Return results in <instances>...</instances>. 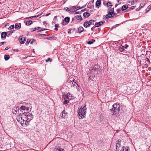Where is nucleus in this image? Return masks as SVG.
Returning a JSON list of instances; mask_svg holds the SVG:
<instances>
[{"label":"nucleus","mask_w":151,"mask_h":151,"mask_svg":"<svg viewBox=\"0 0 151 151\" xmlns=\"http://www.w3.org/2000/svg\"><path fill=\"white\" fill-rule=\"evenodd\" d=\"M75 81V80H74L72 81H68L69 83L72 86H73V87L77 88V86L78 87V84L76 83V81Z\"/></svg>","instance_id":"obj_5"},{"label":"nucleus","mask_w":151,"mask_h":151,"mask_svg":"<svg viewBox=\"0 0 151 151\" xmlns=\"http://www.w3.org/2000/svg\"><path fill=\"white\" fill-rule=\"evenodd\" d=\"M119 50L121 52H123L125 51V49L124 47L121 45L119 47Z\"/></svg>","instance_id":"obj_17"},{"label":"nucleus","mask_w":151,"mask_h":151,"mask_svg":"<svg viewBox=\"0 0 151 151\" xmlns=\"http://www.w3.org/2000/svg\"><path fill=\"white\" fill-rule=\"evenodd\" d=\"M7 32H3L1 33V38H5L7 36Z\"/></svg>","instance_id":"obj_15"},{"label":"nucleus","mask_w":151,"mask_h":151,"mask_svg":"<svg viewBox=\"0 0 151 151\" xmlns=\"http://www.w3.org/2000/svg\"><path fill=\"white\" fill-rule=\"evenodd\" d=\"M14 25H11L9 28H8L9 29H14Z\"/></svg>","instance_id":"obj_37"},{"label":"nucleus","mask_w":151,"mask_h":151,"mask_svg":"<svg viewBox=\"0 0 151 151\" xmlns=\"http://www.w3.org/2000/svg\"><path fill=\"white\" fill-rule=\"evenodd\" d=\"M144 65L145 66V67L146 68H147L148 67V66L147 65V64H145V65Z\"/></svg>","instance_id":"obj_63"},{"label":"nucleus","mask_w":151,"mask_h":151,"mask_svg":"<svg viewBox=\"0 0 151 151\" xmlns=\"http://www.w3.org/2000/svg\"><path fill=\"white\" fill-rule=\"evenodd\" d=\"M59 149H60V150L59 151H63L64 150V149H63L61 148H60Z\"/></svg>","instance_id":"obj_62"},{"label":"nucleus","mask_w":151,"mask_h":151,"mask_svg":"<svg viewBox=\"0 0 151 151\" xmlns=\"http://www.w3.org/2000/svg\"><path fill=\"white\" fill-rule=\"evenodd\" d=\"M88 74L89 75V80H91L92 81H93L94 77H95V75L94 74H90V72L89 74Z\"/></svg>","instance_id":"obj_12"},{"label":"nucleus","mask_w":151,"mask_h":151,"mask_svg":"<svg viewBox=\"0 0 151 151\" xmlns=\"http://www.w3.org/2000/svg\"><path fill=\"white\" fill-rule=\"evenodd\" d=\"M112 109H110V111L113 115H115L119 113L120 110V106L119 103L114 104L112 106Z\"/></svg>","instance_id":"obj_3"},{"label":"nucleus","mask_w":151,"mask_h":151,"mask_svg":"<svg viewBox=\"0 0 151 151\" xmlns=\"http://www.w3.org/2000/svg\"><path fill=\"white\" fill-rule=\"evenodd\" d=\"M29 108L28 107H26L25 112H26V113H27L28 112L27 111L29 110Z\"/></svg>","instance_id":"obj_48"},{"label":"nucleus","mask_w":151,"mask_h":151,"mask_svg":"<svg viewBox=\"0 0 151 151\" xmlns=\"http://www.w3.org/2000/svg\"><path fill=\"white\" fill-rule=\"evenodd\" d=\"M43 24L44 25H46V24H47V23L46 22H43Z\"/></svg>","instance_id":"obj_61"},{"label":"nucleus","mask_w":151,"mask_h":151,"mask_svg":"<svg viewBox=\"0 0 151 151\" xmlns=\"http://www.w3.org/2000/svg\"><path fill=\"white\" fill-rule=\"evenodd\" d=\"M21 27V24L20 23H17L15 24V28L16 29H19Z\"/></svg>","instance_id":"obj_14"},{"label":"nucleus","mask_w":151,"mask_h":151,"mask_svg":"<svg viewBox=\"0 0 151 151\" xmlns=\"http://www.w3.org/2000/svg\"><path fill=\"white\" fill-rule=\"evenodd\" d=\"M37 35H40L42 36H47V35L45 34H37Z\"/></svg>","instance_id":"obj_44"},{"label":"nucleus","mask_w":151,"mask_h":151,"mask_svg":"<svg viewBox=\"0 0 151 151\" xmlns=\"http://www.w3.org/2000/svg\"><path fill=\"white\" fill-rule=\"evenodd\" d=\"M64 21L66 23H68L70 20V17H65L64 19Z\"/></svg>","instance_id":"obj_27"},{"label":"nucleus","mask_w":151,"mask_h":151,"mask_svg":"<svg viewBox=\"0 0 151 151\" xmlns=\"http://www.w3.org/2000/svg\"><path fill=\"white\" fill-rule=\"evenodd\" d=\"M121 140L120 139H118L116 142V148H119L120 147L121 145Z\"/></svg>","instance_id":"obj_13"},{"label":"nucleus","mask_w":151,"mask_h":151,"mask_svg":"<svg viewBox=\"0 0 151 151\" xmlns=\"http://www.w3.org/2000/svg\"><path fill=\"white\" fill-rule=\"evenodd\" d=\"M42 14V13H40L39 14L37 15H36V16H37V17H39V16H40Z\"/></svg>","instance_id":"obj_60"},{"label":"nucleus","mask_w":151,"mask_h":151,"mask_svg":"<svg viewBox=\"0 0 151 151\" xmlns=\"http://www.w3.org/2000/svg\"><path fill=\"white\" fill-rule=\"evenodd\" d=\"M23 104L24 105V106H26V107L29 106L30 105V104L29 103H26L25 102H24L23 103Z\"/></svg>","instance_id":"obj_31"},{"label":"nucleus","mask_w":151,"mask_h":151,"mask_svg":"<svg viewBox=\"0 0 151 151\" xmlns=\"http://www.w3.org/2000/svg\"><path fill=\"white\" fill-rule=\"evenodd\" d=\"M64 9L66 10L67 12H69V10L68 7H65L64 8Z\"/></svg>","instance_id":"obj_51"},{"label":"nucleus","mask_w":151,"mask_h":151,"mask_svg":"<svg viewBox=\"0 0 151 151\" xmlns=\"http://www.w3.org/2000/svg\"><path fill=\"white\" fill-rule=\"evenodd\" d=\"M64 99L65 101L63 102V103L64 104H67L69 102V100L70 99H69L68 96H65L64 98Z\"/></svg>","instance_id":"obj_9"},{"label":"nucleus","mask_w":151,"mask_h":151,"mask_svg":"<svg viewBox=\"0 0 151 151\" xmlns=\"http://www.w3.org/2000/svg\"><path fill=\"white\" fill-rule=\"evenodd\" d=\"M105 22L104 21H100L99 22H96L95 23V26L96 27H99V26L102 25L104 23H105Z\"/></svg>","instance_id":"obj_7"},{"label":"nucleus","mask_w":151,"mask_h":151,"mask_svg":"<svg viewBox=\"0 0 151 151\" xmlns=\"http://www.w3.org/2000/svg\"><path fill=\"white\" fill-rule=\"evenodd\" d=\"M108 12L109 14L110 18L113 17L115 15V14L114 12H111L110 11H108Z\"/></svg>","instance_id":"obj_23"},{"label":"nucleus","mask_w":151,"mask_h":151,"mask_svg":"<svg viewBox=\"0 0 151 151\" xmlns=\"http://www.w3.org/2000/svg\"><path fill=\"white\" fill-rule=\"evenodd\" d=\"M20 109L22 111V112L24 113H26L25 112L26 107L25 106H22L20 108Z\"/></svg>","instance_id":"obj_16"},{"label":"nucleus","mask_w":151,"mask_h":151,"mask_svg":"<svg viewBox=\"0 0 151 151\" xmlns=\"http://www.w3.org/2000/svg\"><path fill=\"white\" fill-rule=\"evenodd\" d=\"M101 2L100 0H97L96 3V6L97 7H99V6L101 4Z\"/></svg>","instance_id":"obj_20"},{"label":"nucleus","mask_w":151,"mask_h":151,"mask_svg":"<svg viewBox=\"0 0 151 151\" xmlns=\"http://www.w3.org/2000/svg\"><path fill=\"white\" fill-rule=\"evenodd\" d=\"M123 46L124 47V48H125L126 49H127L128 47L129 46L128 45L126 44L124 45V46Z\"/></svg>","instance_id":"obj_47"},{"label":"nucleus","mask_w":151,"mask_h":151,"mask_svg":"<svg viewBox=\"0 0 151 151\" xmlns=\"http://www.w3.org/2000/svg\"><path fill=\"white\" fill-rule=\"evenodd\" d=\"M45 38V39H47L49 40H52L53 39V40H55L56 39V38L54 37H47V38Z\"/></svg>","instance_id":"obj_30"},{"label":"nucleus","mask_w":151,"mask_h":151,"mask_svg":"<svg viewBox=\"0 0 151 151\" xmlns=\"http://www.w3.org/2000/svg\"><path fill=\"white\" fill-rule=\"evenodd\" d=\"M95 25L93 26L92 27L91 29V30L92 31H93L94 29L95 28Z\"/></svg>","instance_id":"obj_54"},{"label":"nucleus","mask_w":151,"mask_h":151,"mask_svg":"<svg viewBox=\"0 0 151 151\" xmlns=\"http://www.w3.org/2000/svg\"><path fill=\"white\" fill-rule=\"evenodd\" d=\"M151 9V6L150 5L148 6L147 8L145 9L146 12H148Z\"/></svg>","instance_id":"obj_34"},{"label":"nucleus","mask_w":151,"mask_h":151,"mask_svg":"<svg viewBox=\"0 0 151 151\" xmlns=\"http://www.w3.org/2000/svg\"><path fill=\"white\" fill-rule=\"evenodd\" d=\"M109 11H110V12H113L114 11V8L110 9V10Z\"/></svg>","instance_id":"obj_53"},{"label":"nucleus","mask_w":151,"mask_h":151,"mask_svg":"<svg viewBox=\"0 0 151 151\" xmlns=\"http://www.w3.org/2000/svg\"><path fill=\"white\" fill-rule=\"evenodd\" d=\"M128 6L127 5H124L122 6V11H124L126 9H127Z\"/></svg>","instance_id":"obj_24"},{"label":"nucleus","mask_w":151,"mask_h":151,"mask_svg":"<svg viewBox=\"0 0 151 151\" xmlns=\"http://www.w3.org/2000/svg\"><path fill=\"white\" fill-rule=\"evenodd\" d=\"M55 29L56 30H58V29L57 28H58L59 27L58 26V24H55Z\"/></svg>","instance_id":"obj_41"},{"label":"nucleus","mask_w":151,"mask_h":151,"mask_svg":"<svg viewBox=\"0 0 151 151\" xmlns=\"http://www.w3.org/2000/svg\"><path fill=\"white\" fill-rule=\"evenodd\" d=\"M95 41V40L93 39L87 42V43L89 45H91L93 44L94 42Z\"/></svg>","instance_id":"obj_28"},{"label":"nucleus","mask_w":151,"mask_h":151,"mask_svg":"<svg viewBox=\"0 0 151 151\" xmlns=\"http://www.w3.org/2000/svg\"><path fill=\"white\" fill-rule=\"evenodd\" d=\"M7 32V37H9L13 33V32L8 31Z\"/></svg>","instance_id":"obj_36"},{"label":"nucleus","mask_w":151,"mask_h":151,"mask_svg":"<svg viewBox=\"0 0 151 151\" xmlns=\"http://www.w3.org/2000/svg\"><path fill=\"white\" fill-rule=\"evenodd\" d=\"M144 6V5L143 4H141L140 5V6H139V7H140V8H142L143 7V6Z\"/></svg>","instance_id":"obj_57"},{"label":"nucleus","mask_w":151,"mask_h":151,"mask_svg":"<svg viewBox=\"0 0 151 151\" xmlns=\"http://www.w3.org/2000/svg\"><path fill=\"white\" fill-rule=\"evenodd\" d=\"M32 23V21L29 20L26 22V24L27 25H30Z\"/></svg>","instance_id":"obj_29"},{"label":"nucleus","mask_w":151,"mask_h":151,"mask_svg":"<svg viewBox=\"0 0 151 151\" xmlns=\"http://www.w3.org/2000/svg\"><path fill=\"white\" fill-rule=\"evenodd\" d=\"M52 61V60L50 59V58H48L47 59H46L45 60L46 62H47L48 61H50V62Z\"/></svg>","instance_id":"obj_43"},{"label":"nucleus","mask_w":151,"mask_h":151,"mask_svg":"<svg viewBox=\"0 0 151 151\" xmlns=\"http://www.w3.org/2000/svg\"><path fill=\"white\" fill-rule=\"evenodd\" d=\"M22 111L19 108V112H18V114L19 115H20L22 114Z\"/></svg>","instance_id":"obj_40"},{"label":"nucleus","mask_w":151,"mask_h":151,"mask_svg":"<svg viewBox=\"0 0 151 151\" xmlns=\"http://www.w3.org/2000/svg\"><path fill=\"white\" fill-rule=\"evenodd\" d=\"M88 21H86L85 22H84L83 23V26L85 28H87L88 27H89V25L88 24Z\"/></svg>","instance_id":"obj_26"},{"label":"nucleus","mask_w":151,"mask_h":151,"mask_svg":"<svg viewBox=\"0 0 151 151\" xmlns=\"http://www.w3.org/2000/svg\"><path fill=\"white\" fill-rule=\"evenodd\" d=\"M129 148L127 146H126L125 147L123 146L120 151H129Z\"/></svg>","instance_id":"obj_10"},{"label":"nucleus","mask_w":151,"mask_h":151,"mask_svg":"<svg viewBox=\"0 0 151 151\" xmlns=\"http://www.w3.org/2000/svg\"><path fill=\"white\" fill-rule=\"evenodd\" d=\"M29 40L28 39L27 40V41L25 43V45H27L29 43Z\"/></svg>","instance_id":"obj_49"},{"label":"nucleus","mask_w":151,"mask_h":151,"mask_svg":"<svg viewBox=\"0 0 151 151\" xmlns=\"http://www.w3.org/2000/svg\"><path fill=\"white\" fill-rule=\"evenodd\" d=\"M67 113L65 112L64 110L63 111L62 114L60 115V117L61 118H64L65 117Z\"/></svg>","instance_id":"obj_11"},{"label":"nucleus","mask_w":151,"mask_h":151,"mask_svg":"<svg viewBox=\"0 0 151 151\" xmlns=\"http://www.w3.org/2000/svg\"><path fill=\"white\" fill-rule=\"evenodd\" d=\"M76 19L77 20L81 22L82 20V18L81 17V15H77L75 16Z\"/></svg>","instance_id":"obj_18"},{"label":"nucleus","mask_w":151,"mask_h":151,"mask_svg":"<svg viewBox=\"0 0 151 151\" xmlns=\"http://www.w3.org/2000/svg\"><path fill=\"white\" fill-rule=\"evenodd\" d=\"M35 41V40L34 39H31L29 40V43H30L31 44H32L33 43V42Z\"/></svg>","instance_id":"obj_38"},{"label":"nucleus","mask_w":151,"mask_h":151,"mask_svg":"<svg viewBox=\"0 0 151 151\" xmlns=\"http://www.w3.org/2000/svg\"><path fill=\"white\" fill-rule=\"evenodd\" d=\"M121 11V9H117L116 10V12L118 13H119V12Z\"/></svg>","instance_id":"obj_55"},{"label":"nucleus","mask_w":151,"mask_h":151,"mask_svg":"<svg viewBox=\"0 0 151 151\" xmlns=\"http://www.w3.org/2000/svg\"><path fill=\"white\" fill-rule=\"evenodd\" d=\"M135 6H133L131 7V9H133L135 8Z\"/></svg>","instance_id":"obj_58"},{"label":"nucleus","mask_w":151,"mask_h":151,"mask_svg":"<svg viewBox=\"0 0 151 151\" xmlns=\"http://www.w3.org/2000/svg\"><path fill=\"white\" fill-rule=\"evenodd\" d=\"M90 15V14L88 12H86L83 14V16L85 17H88Z\"/></svg>","instance_id":"obj_25"},{"label":"nucleus","mask_w":151,"mask_h":151,"mask_svg":"<svg viewBox=\"0 0 151 151\" xmlns=\"http://www.w3.org/2000/svg\"><path fill=\"white\" fill-rule=\"evenodd\" d=\"M106 6L108 7H109L110 8L112 6L111 3L109 2H108L107 3Z\"/></svg>","instance_id":"obj_33"},{"label":"nucleus","mask_w":151,"mask_h":151,"mask_svg":"<svg viewBox=\"0 0 151 151\" xmlns=\"http://www.w3.org/2000/svg\"><path fill=\"white\" fill-rule=\"evenodd\" d=\"M78 33H80L84 30V29L82 27H80L78 29Z\"/></svg>","instance_id":"obj_22"},{"label":"nucleus","mask_w":151,"mask_h":151,"mask_svg":"<svg viewBox=\"0 0 151 151\" xmlns=\"http://www.w3.org/2000/svg\"><path fill=\"white\" fill-rule=\"evenodd\" d=\"M146 53L147 54H149V53L150 54L151 53V52H150V51H147L146 52Z\"/></svg>","instance_id":"obj_59"},{"label":"nucleus","mask_w":151,"mask_h":151,"mask_svg":"<svg viewBox=\"0 0 151 151\" xmlns=\"http://www.w3.org/2000/svg\"><path fill=\"white\" fill-rule=\"evenodd\" d=\"M10 58V56L9 55H4V59L5 60H8Z\"/></svg>","instance_id":"obj_32"},{"label":"nucleus","mask_w":151,"mask_h":151,"mask_svg":"<svg viewBox=\"0 0 151 151\" xmlns=\"http://www.w3.org/2000/svg\"><path fill=\"white\" fill-rule=\"evenodd\" d=\"M36 29V28H31L30 29V30L32 32H33Z\"/></svg>","instance_id":"obj_46"},{"label":"nucleus","mask_w":151,"mask_h":151,"mask_svg":"<svg viewBox=\"0 0 151 151\" xmlns=\"http://www.w3.org/2000/svg\"><path fill=\"white\" fill-rule=\"evenodd\" d=\"M12 112L13 114H18V112H19V107H15L12 110Z\"/></svg>","instance_id":"obj_8"},{"label":"nucleus","mask_w":151,"mask_h":151,"mask_svg":"<svg viewBox=\"0 0 151 151\" xmlns=\"http://www.w3.org/2000/svg\"><path fill=\"white\" fill-rule=\"evenodd\" d=\"M72 9L73 10H74V9H76V6H73L72 7Z\"/></svg>","instance_id":"obj_56"},{"label":"nucleus","mask_w":151,"mask_h":151,"mask_svg":"<svg viewBox=\"0 0 151 151\" xmlns=\"http://www.w3.org/2000/svg\"><path fill=\"white\" fill-rule=\"evenodd\" d=\"M60 148L56 147L55 149V151H59L60 150Z\"/></svg>","instance_id":"obj_50"},{"label":"nucleus","mask_w":151,"mask_h":151,"mask_svg":"<svg viewBox=\"0 0 151 151\" xmlns=\"http://www.w3.org/2000/svg\"><path fill=\"white\" fill-rule=\"evenodd\" d=\"M13 51L15 52H18L19 50L18 49H14Z\"/></svg>","instance_id":"obj_64"},{"label":"nucleus","mask_w":151,"mask_h":151,"mask_svg":"<svg viewBox=\"0 0 151 151\" xmlns=\"http://www.w3.org/2000/svg\"><path fill=\"white\" fill-rule=\"evenodd\" d=\"M26 40V38L22 37L21 38L20 40V42L21 44H23L25 42Z\"/></svg>","instance_id":"obj_19"},{"label":"nucleus","mask_w":151,"mask_h":151,"mask_svg":"<svg viewBox=\"0 0 151 151\" xmlns=\"http://www.w3.org/2000/svg\"><path fill=\"white\" fill-rule=\"evenodd\" d=\"M145 60H146V61L147 62V63H148L149 64H150V60H149V58H147V57L145 58Z\"/></svg>","instance_id":"obj_42"},{"label":"nucleus","mask_w":151,"mask_h":151,"mask_svg":"<svg viewBox=\"0 0 151 151\" xmlns=\"http://www.w3.org/2000/svg\"><path fill=\"white\" fill-rule=\"evenodd\" d=\"M101 70L100 66L97 64H96L94 65L93 68L91 70L90 74L98 75L99 74H100Z\"/></svg>","instance_id":"obj_4"},{"label":"nucleus","mask_w":151,"mask_h":151,"mask_svg":"<svg viewBox=\"0 0 151 151\" xmlns=\"http://www.w3.org/2000/svg\"><path fill=\"white\" fill-rule=\"evenodd\" d=\"M110 18V17L109 16V14H106L105 17V19H108Z\"/></svg>","instance_id":"obj_45"},{"label":"nucleus","mask_w":151,"mask_h":151,"mask_svg":"<svg viewBox=\"0 0 151 151\" xmlns=\"http://www.w3.org/2000/svg\"><path fill=\"white\" fill-rule=\"evenodd\" d=\"M26 113H23L22 114L17 116V121L20 123L21 124L27 125L29 124V123L27 122L26 120V116L25 115Z\"/></svg>","instance_id":"obj_1"},{"label":"nucleus","mask_w":151,"mask_h":151,"mask_svg":"<svg viewBox=\"0 0 151 151\" xmlns=\"http://www.w3.org/2000/svg\"><path fill=\"white\" fill-rule=\"evenodd\" d=\"M47 30V29H45V28L42 29L41 30H39L38 31V32H41V31H44V30Z\"/></svg>","instance_id":"obj_52"},{"label":"nucleus","mask_w":151,"mask_h":151,"mask_svg":"<svg viewBox=\"0 0 151 151\" xmlns=\"http://www.w3.org/2000/svg\"><path fill=\"white\" fill-rule=\"evenodd\" d=\"M94 21L93 19H91L89 21H88V24L90 26V25L91 24L93 25L94 24Z\"/></svg>","instance_id":"obj_21"},{"label":"nucleus","mask_w":151,"mask_h":151,"mask_svg":"<svg viewBox=\"0 0 151 151\" xmlns=\"http://www.w3.org/2000/svg\"><path fill=\"white\" fill-rule=\"evenodd\" d=\"M37 16H33L30 17H27L26 18V19H32V18H37Z\"/></svg>","instance_id":"obj_35"},{"label":"nucleus","mask_w":151,"mask_h":151,"mask_svg":"<svg viewBox=\"0 0 151 151\" xmlns=\"http://www.w3.org/2000/svg\"><path fill=\"white\" fill-rule=\"evenodd\" d=\"M26 116V120L27 122L29 123L32 119V115L31 113H26L25 115Z\"/></svg>","instance_id":"obj_6"},{"label":"nucleus","mask_w":151,"mask_h":151,"mask_svg":"<svg viewBox=\"0 0 151 151\" xmlns=\"http://www.w3.org/2000/svg\"><path fill=\"white\" fill-rule=\"evenodd\" d=\"M73 29V30H75V28H71V29H68V33L69 34H71V30H72V29Z\"/></svg>","instance_id":"obj_39"},{"label":"nucleus","mask_w":151,"mask_h":151,"mask_svg":"<svg viewBox=\"0 0 151 151\" xmlns=\"http://www.w3.org/2000/svg\"><path fill=\"white\" fill-rule=\"evenodd\" d=\"M86 105L83 107H79L78 110V116L80 119H82L85 117L86 113Z\"/></svg>","instance_id":"obj_2"}]
</instances>
